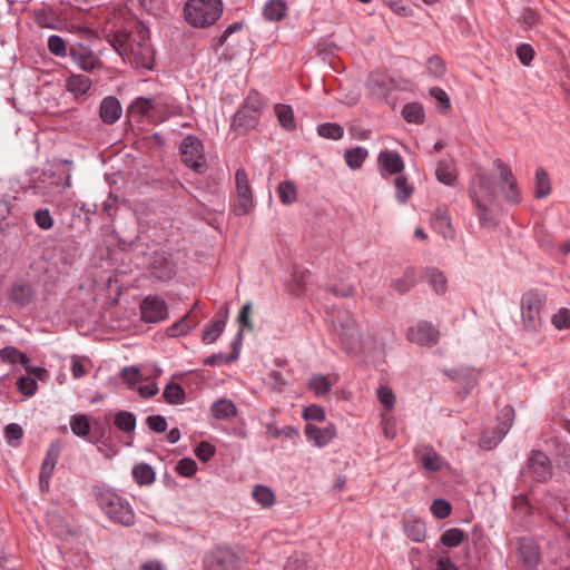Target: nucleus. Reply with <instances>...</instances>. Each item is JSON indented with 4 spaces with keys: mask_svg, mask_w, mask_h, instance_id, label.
<instances>
[{
    "mask_svg": "<svg viewBox=\"0 0 570 570\" xmlns=\"http://www.w3.org/2000/svg\"><path fill=\"white\" fill-rule=\"evenodd\" d=\"M114 49L136 68L153 69L154 50L149 43V30L137 23L135 30H121L109 40Z\"/></svg>",
    "mask_w": 570,
    "mask_h": 570,
    "instance_id": "obj_1",
    "label": "nucleus"
},
{
    "mask_svg": "<svg viewBox=\"0 0 570 570\" xmlns=\"http://www.w3.org/2000/svg\"><path fill=\"white\" fill-rule=\"evenodd\" d=\"M469 195L476 208L480 225L487 228L493 227L495 225V217L491 205L497 199V191L492 178L484 173L478 174L471 183Z\"/></svg>",
    "mask_w": 570,
    "mask_h": 570,
    "instance_id": "obj_2",
    "label": "nucleus"
},
{
    "mask_svg": "<svg viewBox=\"0 0 570 570\" xmlns=\"http://www.w3.org/2000/svg\"><path fill=\"white\" fill-rule=\"evenodd\" d=\"M332 335L335 343L346 353H356L361 346V335L356 322L347 311L332 315Z\"/></svg>",
    "mask_w": 570,
    "mask_h": 570,
    "instance_id": "obj_3",
    "label": "nucleus"
},
{
    "mask_svg": "<svg viewBox=\"0 0 570 570\" xmlns=\"http://www.w3.org/2000/svg\"><path fill=\"white\" fill-rule=\"evenodd\" d=\"M222 0H188L184 8L186 21L195 28H207L223 14Z\"/></svg>",
    "mask_w": 570,
    "mask_h": 570,
    "instance_id": "obj_4",
    "label": "nucleus"
},
{
    "mask_svg": "<svg viewBox=\"0 0 570 570\" xmlns=\"http://www.w3.org/2000/svg\"><path fill=\"white\" fill-rule=\"evenodd\" d=\"M97 502L99 508L112 522L124 527L134 524L135 513L125 498L110 490H102L97 495Z\"/></svg>",
    "mask_w": 570,
    "mask_h": 570,
    "instance_id": "obj_5",
    "label": "nucleus"
},
{
    "mask_svg": "<svg viewBox=\"0 0 570 570\" xmlns=\"http://www.w3.org/2000/svg\"><path fill=\"white\" fill-rule=\"evenodd\" d=\"M71 186V170L70 168L45 170L35 185L37 194L52 200L53 198L62 195Z\"/></svg>",
    "mask_w": 570,
    "mask_h": 570,
    "instance_id": "obj_6",
    "label": "nucleus"
},
{
    "mask_svg": "<svg viewBox=\"0 0 570 570\" xmlns=\"http://www.w3.org/2000/svg\"><path fill=\"white\" fill-rule=\"evenodd\" d=\"M544 306V297L542 294L529 291L521 297V317L522 327L528 333H537L541 325V309Z\"/></svg>",
    "mask_w": 570,
    "mask_h": 570,
    "instance_id": "obj_7",
    "label": "nucleus"
},
{
    "mask_svg": "<svg viewBox=\"0 0 570 570\" xmlns=\"http://www.w3.org/2000/svg\"><path fill=\"white\" fill-rule=\"evenodd\" d=\"M513 421L514 409L511 405H505L498 416V426L494 430H485L479 440V445L485 450L494 449L509 433Z\"/></svg>",
    "mask_w": 570,
    "mask_h": 570,
    "instance_id": "obj_8",
    "label": "nucleus"
},
{
    "mask_svg": "<svg viewBox=\"0 0 570 570\" xmlns=\"http://www.w3.org/2000/svg\"><path fill=\"white\" fill-rule=\"evenodd\" d=\"M522 475L533 482H547L552 476V464L548 455L541 451L532 450L522 469Z\"/></svg>",
    "mask_w": 570,
    "mask_h": 570,
    "instance_id": "obj_9",
    "label": "nucleus"
},
{
    "mask_svg": "<svg viewBox=\"0 0 570 570\" xmlns=\"http://www.w3.org/2000/svg\"><path fill=\"white\" fill-rule=\"evenodd\" d=\"M183 163L196 173H204L207 168L204 146L199 138L189 135L185 137L179 147Z\"/></svg>",
    "mask_w": 570,
    "mask_h": 570,
    "instance_id": "obj_10",
    "label": "nucleus"
},
{
    "mask_svg": "<svg viewBox=\"0 0 570 570\" xmlns=\"http://www.w3.org/2000/svg\"><path fill=\"white\" fill-rule=\"evenodd\" d=\"M203 567L204 570H238L240 559L232 549L217 546L205 554Z\"/></svg>",
    "mask_w": 570,
    "mask_h": 570,
    "instance_id": "obj_11",
    "label": "nucleus"
},
{
    "mask_svg": "<svg viewBox=\"0 0 570 570\" xmlns=\"http://www.w3.org/2000/svg\"><path fill=\"white\" fill-rule=\"evenodd\" d=\"M493 165L499 171L500 188L505 202L513 206L519 205L522 196L511 168L501 159H495Z\"/></svg>",
    "mask_w": 570,
    "mask_h": 570,
    "instance_id": "obj_12",
    "label": "nucleus"
},
{
    "mask_svg": "<svg viewBox=\"0 0 570 570\" xmlns=\"http://www.w3.org/2000/svg\"><path fill=\"white\" fill-rule=\"evenodd\" d=\"M235 180L237 204L234 210L238 216H243L249 213L254 204L253 193L249 186V179L246 170L243 168L237 169L235 174Z\"/></svg>",
    "mask_w": 570,
    "mask_h": 570,
    "instance_id": "obj_13",
    "label": "nucleus"
},
{
    "mask_svg": "<svg viewBox=\"0 0 570 570\" xmlns=\"http://www.w3.org/2000/svg\"><path fill=\"white\" fill-rule=\"evenodd\" d=\"M141 318L146 323H158L168 317V307L159 296H147L140 304Z\"/></svg>",
    "mask_w": 570,
    "mask_h": 570,
    "instance_id": "obj_14",
    "label": "nucleus"
},
{
    "mask_svg": "<svg viewBox=\"0 0 570 570\" xmlns=\"http://www.w3.org/2000/svg\"><path fill=\"white\" fill-rule=\"evenodd\" d=\"M440 332L428 322H419L407 331V338L422 346H433L438 343Z\"/></svg>",
    "mask_w": 570,
    "mask_h": 570,
    "instance_id": "obj_15",
    "label": "nucleus"
},
{
    "mask_svg": "<svg viewBox=\"0 0 570 570\" xmlns=\"http://www.w3.org/2000/svg\"><path fill=\"white\" fill-rule=\"evenodd\" d=\"M127 116L156 125L155 98L137 97L127 108Z\"/></svg>",
    "mask_w": 570,
    "mask_h": 570,
    "instance_id": "obj_16",
    "label": "nucleus"
},
{
    "mask_svg": "<svg viewBox=\"0 0 570 570\" xmlns=\"http://www.w3.org/2000/svg\"><path fill=\"white\" fill-rule=\"evenodd\" d=\"M430 224L432 229L441 235L444 239L453 240L455 238V230L452 225L449 209L446 207H436L431 216Z\"/></svg>",
    "mask_w": 570,
    "mask_h": 570,
    "instance_id": "obj_17",
    "label": "nucleus"
},
{
    "mask_svg": "<svg viewBox=\"0 0 570 570\" xmlns=\"http://www.w3.org/2000/svg\"><path fill=\"white\" fill-rule=\"evenodd\" d=\"M69 55L72 61L86 72H91L99 65L91 49L82 43L72 45L69 48Z\"/></svg>",
    "mask_w": 570,
    "mask_h": 570,
    "instance_id": "obj_18",
    "label": "nucleus"
},
{
    "mask_svg": "<svg viewBox=\"0 0 570 570\" xmlns=\"http://www.w3.org/2000/svg\"><path fill=\"white\" fill-rule=\"evenodd\" d=\"M377 163L383 178L400 174L404 169L402 157L394 150L381 151L377 157Z\"/></svg>",
    "mask_w": 570,
    "mask_h": 570,
    "instance_id": "obj_19",
    "label": "nucleus"
},
{
    "mask_svg": "<svg viewBox=\"0 0 570 570\" xmlns=\"http://www.w3.org/2000/svg\"><path fill=\"white\" fill-rule=\"evenodd\" d=\"M156 124L164 122L170 117L181 116L183 107L171 97L158 96L155 98Z\"/></svg>",
    "mask_w": 570,
    "mask_h": 570,
    "instance_id": "obj_20",
    "label": "nucleus"
},
{
    "mask_svg": "<svg viewBox=\"0 0 570 570\" xmlns=\"http://www.w3.org/2000/svg\"><path fill=\"white\" fill-rule=\"evenodd\" d=\"M366 87L373 95L385 96L395 88V82L386 72L373 71L367 77Z\"/></svg>",
    "mask_w": 570,
    "mask_h": 570,
    "instance_id": "obj_21",
    "label": "nucleus"
},
{
    "mask_svg": "<svg viewBox=\"0 0 570 570\" xmlns=\"http://www.w3.org/2000/svg\"><path fill=\"white\" fill-rule=\"evenodd\" d=\"M122 107L115 96L105 97L99 106V117L106 125H114L121 117Z\"/></svg>",
    "mask_w": 570,
    "mask_h": 570,
    "instance_id": "obj_22",
    "label": "nucleus"
},
{
    "mask_svg": "<svg viewBox=\"0 0 570 570\" xmlns=\"http://www.w3.org/2000/svg\"><path fill=\"white\" fill-rule=\"evenodd\" d=\"M259 118L261 115L257 112H252L240 107L234 116L232 128L238 134H245L256 127Z\"/></svg>",
    "mask_w": 570,
    "mask_h": 570,
    "instance_id": "obj_23",
    "label": "nucleus"
},
{
    "mask_svg": "<svg viewBox=\"0 0 570 570\" xmlns=\"http://www.w3.org/2000/svg\"><path fill=\"white\" fill-rule=\"evenodd\" d=\"M228 317L227 307L220 309V316L218 318L213 320L204 330L203 333V342L205 344H213L217 341V338L224 332L226 321Z\"/></svg>",
    "mask_w": 570,
    "mask_h": 570,
    "instance_id": "obj_24",
    "label": "nucleus"
},
{
    "mask_svg": "<svg viewBox=\"0 0 570 570\" xmlns=\"http://www.w3.org/2000/svg\"><path fill=\"white\" fill-rule=\"evenodd\" d=\"M288 4L286 0H267L263 7V18L266 21H282L287 13Z\"/></svg>",
    "mask_w": 570,
    "mask_h": 570,
    "instance_id": "obj_25",
    "label": "nucleus"
},
{
    "mask_svg": "<svg viewBox=\"0 0 570 570\" xmlns=\"http://www.w3.org/2000/svg\"><path fill=\"white\" fill-rule=\"evenodd\" d=\"M436 179L448 186H454L458 174L455 164L452 159H442L438 163L435 169Z\"/></svg>",
    "mask_w": 570,
    "mask_h": 570,
    "instance_id": "obj_26",
    "label": "nucleus"
},
{
    "mask_svg": "<svg viewBox=\"0 0 570 570\" xmlns=\"http://www.w3.org/2000/svg\"><path fill=\"white\" fill-rule=\"evenodd\" d=\"M33 18L36 23L41 28L55 30L60 26L58 14L50 7H41L33 10Z\"/></svg>",
    "mask_w": 570,
    "mask_h": 570,
    "instance_id": "obj_27",
    "label": "nucleus"
},
{
    "mask_svg": "<svg viewBox=\"0 0 570 570\" xmlns=\"http://www.w3.org/2000/svg\"><path fill=\"white\" fill-rule=\"evenodd\" d=\"M274 114L283 129L287 131H294L296 129L297 126L292 106L276 104L274 106Z\"/></svg>",
    "mask_w": 570,
    "mask_h": 570,
    "instance_id": "obj_28",
    "label": "nucleus"
},
{
    "mask_svg": "<svg viewBox=\"0 0 570 570\" xmlns=\"http://www.w3.org/2000/svg\"><path fill=\"white\" fill-rule=\"evenodd\" d=\"M210 413L217 420H228L237 415V407L233 401L223 397L212 404Z\"/></svg>",
    "mask_w": 570,
    "mask_h": 570,
    "instance_id": "obj_29",
    "label": "nucleus"
},
{
    "mask_svg": "<svg viewBox=\"0 0 570 570\" xmlns=\"http://www.w3.org/2000/svg\"><path fill=\"white\" fill-rule=\"evenodd\" d=\"M151 266L153 275L161 282L171 279L176 273L175 265L163 256L160 258H155Z\"/></svg>",
    "mask_w": 570,
    "mask_h": 570,
    "instance_id": "obj_30",
    "label": "nucleus"
},
{
    "mask_svg": "<svg viewBox=\"0 0 570 570\" xmlns=\"http://www.w3.org/2000/svg\"><path fill=\"white\" fill-rule=\"evenodd\" d=\"M416 281L415 269L406 267L402 276L392 281L391 287L399 294H405L414 287Z\"/></svg>",
    "mask_w": 570,
    "mask_h": 570,
    "instance_id": "obj_31",
    "label": "nucleus"
},
{
    "mask_svg": "<svg viewBox=\"0 0 570 570\" xmlns=\"http://www.w3.org/2000/svg\"><path fill=\"white\" fill-rule=\"evenodd\" d=\"M32 296V287L27 283L14 284L10 291V299L20 306L29 304Z\"/></svg>",
    "mask_w": 570,
    "mask_h": 570,
    "instance_id": "obj_32",
    "label": "nucleus"
},
{
    "mask_svg": "<svg viewBox=\"0 0 570 570\" xmlns=\"http://www.w3.org/2000/svg\"><path fill=\"white\" fill-rule=\"evenodd\" d=\"M404 531L409 539L414 542H422L425 539V523L420 519H407L404 521Z\"/></svg>",
    "mask_w": 570,
    "mask_h": 570,
    "instance_id": "obj_33",
    "label": "nucleus"
},
{
    "mask_svg": "<svg viewBox=\"0 0 570 570\" xmlns=\"http://www.w3.org/2000/svg\"><path fill=\"white\" fill-rule=\"evenodd\" d=\"M72 433L81 439H88L90 434V421L87 414H75L70 417Z\"/></svg>",
    "mask_w": 570,
    "mask_h": 570,
    "instance_id": "obj_34",
    "label": "nucleus"
},
{
    "mask_svg": "<svg viewBox=\"0 0 570 570\" xmlns=\"http://www.w3.org/2000/svg\"><path fill=\"white\" fill-rule=\"evenodd\" d=\"M551 191V183L547 170L543 168H538L535 170V179H534V196L535 198H544Z\"/></svg>",
    "mask_w": 570,
    "mask_h": 570,
    "instance_id": "obj_35",
    "label": "nucleus"
},
{
    "mask_svg": "<svg viewBox=\"0 0 570 570\" xmlns=\"http://www.w3.org/2000/svg\"><path fill=\"white\" fill-rule=\"evenodd\" d=\"M91 87V80L83 75H71L67 79V88L75 95H85Z\"/></svg>",
    "mask_w": 570,
    "mask_h": 570,
    "instance_id": "obj_36",
    "label": "nucleus"
},
{
    "mask_svg": "<svg viewBox=\"0 0 570 570\" xmlns=\"http://www.w3.org/2000/svg\"><path fill=\"white\" fill-rule=\"evenodd\" d=\"M395 197L400 204H405L414 193V188L409 184L407 179L403 175H399L394 179Z\"/></svg>",
    "mask_w": 570,
    "mask_h": 570,
    "instance_id": "obj_37",
    "label": "nucleus"
},
{
    "mask_svg": "<svg viewBox=\"0 0 570 570\" xmlns=\"http://www.w3.org/2000/svg\"><path fill=\"white\" fill-rule=\"evenodd\" d=\"M367 157V150L363 147H354L345 150L344 159L347 166L353 169H360Z\"/></svg>",
    "mask_w": 570,
    "mask_h": 570,
    "instance_id": "obj_38",
    "label": "nucleus"
},
{
    "mask_svg": "<svg viewBox=\"0 0 570 570\" xmlns=\"http://www.w3.org/2000/svg\"><path fill=\"white\" fill-rule=\"evenodd\" d=\"M132 476L139 485H149L155 481V472L147 463H140L132 468Z\"/></svg>",
    "mask_w": 570,
    "mask_h": 570,
    "instance_id": "obj_39",
    "label": "nucleus"
},
{
    "mask_svg": "<svg viewBox=\"0 0 570 570\" xmlns=\"http://www.w3.org/2000/svg\"><path fill=\"white\" fill-rule=\"evenodd\" d=\"M115 425L124 433H132L136 429V416L129 411H119L115 414Z\"/></svg>",
    "mask_w": 570,
    "mask_h": 570,
    "instance_id": "obj_40",
    "label": "nucleus"
},
{
    "mask_svg": "<svg viewBox=\"0 0 570 570\" xmlns=\"http://www.w3.org/2000/svg\"><path fill=\"white\" fill-rule=\"evenodd\" d=\"M308 386L317 396H323L330 392L333 382L326 375L314 374L309 379Z\"/></svg>",
    "mask_w": 570,
    "mask_h": 570,
    "instance_id": "obj_41",
    "label": "nucleus"
},
{
    "mask_svg": "<svg viewBox=\"0 0 570 570\" xmlns=\"http://www.w3.org/2000/svg\"><path fill=\"white\" fill-rule=\"evenodd\" d=\"M278 198L284 205H292L297 199V189L293 181L285 180L279 183L277 187Z\"/></svg>",
    "mask_w": 570,
    "mask_h": 570,
    "instance_id": "obj_42",
    "label": "nucleus"
},
{
    "mask_svg": "<svg viewBox=\"0 0 570 570\" xmlns=\"http://www.w3.org/2000/svg\"><path fill=\"white\" fill-rule=\"evenodd\" d=\"M163 396L168 404H183L186 400L184 389L176 383H168L164 389Z\"/></svg>",
    "mask_w": 570,
    "mask_h": 570,
    "instance_id": "obj_43",
    "label": "nucleus"
},
{
    "mask_svg": "<svg viewBox=\"0 0 570 570\" xmlns=\"http://www.w3.org/2000/svg\"><path fill=\"white\" fill-rule=\"evenodd\" d=\"M420 462L424 469L431 472L440 471L443 466V459L433 449H425L420 458Z\"/></svg>",
    "mask_w": 570,
    "mask_h": 570,
    "instance_id": "obj_44",
    "label": "nucleus"
},
{
    "mask_svg": "<svg viewBox=\"0 0 570 570\" xmlns=\"http://www.w3.org/2000/svg\"><path fill=\"white\" fill-rule=\"evenodd\" d=\"M428 283L432 286L436 294H444L446 291V278L442 272L436 268H428L425 271Z\"/></svg>",
    "mask_w": 570,
    "mask_h": 570,
    "instance_id": "obj_45",
    "label": "nucleus"
},
{
    "mask_svg": "<svg viewBox=\"0 0 570 570\" xmlns=\"http://www.w3.org/2000/svg\"><path fill=\"white\" fill-rule=\"evenodd\" d=\"M402 117L411 124H422L424 121V110L420 104H407L402 109Z\"/></svg>",
    "mask_w": 570,
    "mask_h": 570,
    "instance_id": "obj_46",
    "label": "nucleus"
},
{
    "mask_svg": "<svg viewBox=\"0 0 570 570\" xmlns=\"http://www.w3.org/2000/svg\"><path fill=\"white\" fill-rule=\"evenodd\" d=\"M0 357L3 362L10 363V364L20 363L23 366L29 364V357L24 353H21L18 348H16L13 346L3 347L0 352Z\"/></svg>",
    "mask_w": 570,
    "mask_h": 570,
    "instance_id": "obj_47",
    "label": "nucleus"
},
{
    "mask_svg": "<svg viewBox=\"0 0 570 570\" xmlns=\"http://www.w3.org/2000/svg\"><path fill=\"white\" fill-rule=\"evenodd\" d=\"M305 435L307 440L313 442L317 448H324L330 443L323 429L311 423H307L305 426Z\"/></svg>",
    "mask_w": 570,
    "mask_h": 570,
    "instance_id": "obj_48",
    "label": "nucleus"
},
{
    "mask_svg": "<svg viewBox=\"0 0 570 570\" xmlns=\"http://www.w3.org/2000/svg\"><path fill=\"white\" fill-rule=\"evenodd\" d=\"M317 134L327 139L338 140L343 137L344 129L337 124L324 122L317 126Z\"/></svg>",
    "mask_w": 570,
    "mask_h": 570,
    "instance_id": "obj_49",
    "label": "nucleus"
},
{
    "mask_svg": "<svg viewBox=\"0 0 570 570\" xmlns=\"http://www.w3.org/2000/svg\"><path fill=\"white\" fill-rule=\"evenodd\" d=\"M464 538H465V533L461 529L452 528V529L446 530L441 535L440 541L445 547L454 548V547H458L459 544H461V542L464 540Z\"/></svg>",
    "mask_w": 570,
    "mask_h": 570,
    "instance_id": "obj_50",
    "label": "nucleus"
},
{
    "mask_svg": "<svg viewBox=\"0 0 570 570\" xmlns=\"http://www.w3.org/2000/svg\"><path fill=\"white\" fill-rule=\"evenodd\" d=\"M426 71L433 78H441L446 72V66L443 59L436 55L426 60Z\"/></svg>",
    "mask_w": 570,
    "mask_h": 570,
    "instance_id": "obj_51",
    "label": "nucleus"
},
{
    "mask_svg": "<svg viewBox=\"0 0 570 570\" xmlns=\"http://www.w3.org/2000/svg\"><path fill=\"white\" fill-rule=\"evenodd\" d=\"M253 498L263 507H269L275 502V495L273 491L268 487L261 484L254 488Z\"/></svg>",
    "mask_w": 570,
    "mask_h": 570,
    "instance_id": "obj_52",
    "label": "nucleus"
},
{
    "mask_svg": "<svg viewBox=\"0 0 570 570\" xmlns=\"http://www.w3.org/2000/svg\"><path fill=\"white\" fill-rule=\"evenodd\" d=\"M197 322H191L189 315L183 317L179 322L173 324L167 328V334L169 336H180L187 334L193 327H195Z\"/></svg>",
    "mask_w": 570,
    "mask_h": 570,
    "instance_id": "obj_53",
    "label": "nucleus"
},
{
    "mask_svg": "<svg viewBox=\"0 0 570 570\" xmlns=\"http://www.w3.org/2000/svg\"><path fill=\"white\" fill-rule=\"evenodd\" d=\"M17 389L21 394L32 396L38 390V383L31 376H20L17 381Z\"/></svg>",
    "mask_w": 570,
    "mask_h": 570,
    "instance_id": "obj_54",
    "label": "nucleus"
},
{
    "mask_svg": "<svg viewBox=\"0 0 570 570\" xmlns=\"http://www.w3.org/2000/svg\"><path fill=\"white\" fill-rule=\"evenodd\" d=\"M49 51L57 57H67L68 49L65 40L57 35H52L48 39Z\"/></svg>",
    "mask_w": 570,
    "mask_h": 570,
    "instance_id": "obj_55",
    "label": "nucleus"
},
{
    "mask_svg": "<svg viewBox=\"0 0 570 570\" xmlns=\"http://www.w3.org/2000/svg\"><path fill=\"white\" fill-rule=\"evenodd\" d=\"M121 377L130 390L136 389L137 384L141 381V374L138 367L127 366L121 371Z\"/></svg>",
    "mask_w": 570,
    "mask_h": 570,
    "instance_id": "obj_56",
    "label": "nucleus"
},
{
    "mask_svg": "<svg viewBox=\"0 0 570 570\" xmlns=\"http://www.w3.org/2000/svg\"><path fill=\"white\" fill-rule=\"evenodd\" d=\"M381 425L386 439L393 440L396 436V420L393 415L383 413L381 415Z\"/></svg>",
    "mask_w": 570,
    "mask_h": 570,
    "instance_id": "obj_57",
    "label": "nucleus"
},
{
    "mask_svg": "<svg viewBox=\"0 0 570 570\" xmlns=\"http://www.w3.org/2000/svg\"><path fill=\"white\" fill-rule=\"evenodd\" d=\"M431 513L438 519H445L451 513V504L443 499H435L431 504Z\"/></svg>",
    "mask_w": 570,
    "mask_h": 570,
    "instance_id": "obj_58",
    "label": "nucleus"
},
{
    "mask_svg": "<svg viewBox=\"0 0 570 570\" xmlns=\"http://www.w3.org/2000/svg\"><path fill=\"white\" fill-rule=\"evenodd\" d=\"M376 394L379 401L385 407V410L391 411L394 407L395 394L390 387L381 385L377 389Z\"/></svg>",
    "mask_w": 570,
    "mask_h": 570,
    "instance_id": "obj_59",
    "label": "nucleus"
},
{
    "mask_svg": "<svg viewBox=\"0 0 570 570\" xmlns=\"http://www.w3.org/2000/svg\"><path fill=\"white\" fill-rule=\"evenodd\" d=\"M35 222L40 229L48 230L53 226V218L47 208L38 209L35 213Z\"/></svg>",
    "mask_w": 570,
    "mask_h": 570,
    "instance_id": "obj_60",
    "label": "nucleus"
},
{
    "mask_svg": "<svg viewBox=\"0 0 570 570\" xmlns=\"http://www.w3.org/2000/svg\"><path fill=\"white\" fill-rule=\"evenodd\" d=\"M176 471L183 476L190 478L196 473L197 464L195 460L190 458H184L177 462Z\"/></svg>",
    "mask_w": 570,
    "mask_h": 570,
    "instance_id": "obj_61",
    "label": "nucleus"
},
{
    "mask_svg": "<svg viewBox=\"0 0 570 570\" xmlns=\"http://www.w3.org/2000/svg\"><path fill=\"white\" fill-rule=\"evenodd\" d=\"M242 107L252 112H257L258 115H262L263 101H262L261 95L257 91L252 90L248 94V96Z\"/></svg>",
    "mask_w": 570,
    "mask_h": 570,
    "instance_id": "obj_62",
    "label": "nucleus"
},
{
    "mask_svg": "<svg viewBox=\"0 0 570 570\" xmlns=\"http://www.w3.org/2000/svg\"><path fill=\"white\" fill-rule=\"evenodd\" d=\"M552 324L558 330H568L570 328V309L560 308L551 320Z\"/></svg>",
    "mask_w": 570,
    "mask_h": 570,
    "instance_id": "obj_63",
    "label": "nucleus"
},
{
    "mask_svg": "<svg viewBox=\"0 0 570 570\" xmlns=\"http://www.w3.org/2000/svg\"><path fill=\"white\" fill-rule=\"evenodd\" d=\"M194 452L200 461L207 462L215 455L216 449L209 442L202 441Z\"/></svg>",
    "mask_w": 570,
    "mask_h": 570,
    "instance_id": "obj_64",
    "label": "nucleus"
}]
</instances>
